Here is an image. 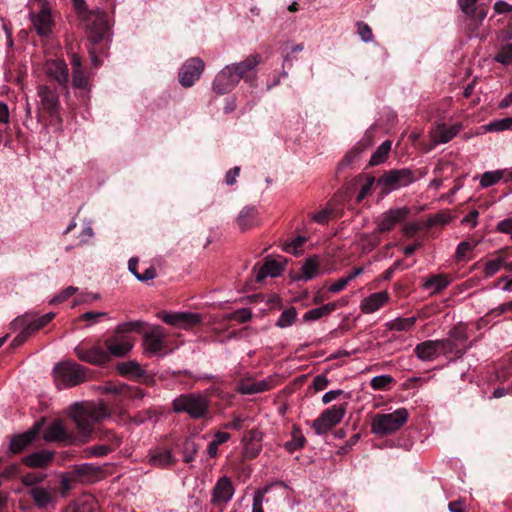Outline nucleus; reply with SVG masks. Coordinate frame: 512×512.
I'll return each instance as SVG.
<instances>
[{
    "label": "nucleus",
    "instance_id": "nucleus-49",
    "mask_svg": "<svg viewBox=\"0 0 512 512\" xmlns=\"http://www.w3.org/2000/svg\"><path fill=\"white\" fill-rule=\"evenodd\" d=\"M415 323L416 317L414 316L408 318H397L389 324V329L395 331H408L415 325Z\"/></svg>",
    "mask_w": 512,
    "mask_h": 512
},
{
    "label": "nucleus",
    "instance_id": "nucleus-52",
    "mask_svg": "<svg viewBox=\"0 0 512 512\" xmlns=\"http://www.w3.org/2000/svg\"><path fill=\"white\" fill-rule=\"evenodd\" d=\"M365 149L364 145L358 143L354 148H352L340 161L338 165V169H343L352 164V162L363 152Z\"/></svg>",
    "mask_w": 512,
    "mask_h": 512
},
{
    "label": "nucleus",
    "instance_id": "nucleus-10",
    "mask_svg": "<svg viewBox=\"0 0 512 512\" xmlns=\"http://www.w3.org/2000/svg\"><path fill=\"white\" fill-rule=\"evenodd\" d=\"M204 62L198 57L188 59L182 66L179 72V82L185 87L189 88L200 78L204 70Z\"/></svg>",
    "mask_w": 512,
    "mask_h": 512
},
{
    "label": "nucleus",
    "instance_id": "nucleus-29",
    "mask_svg": "<svg viewBox=\"0 0 512 512\" xmlns=\"http://www.w3.org/2000/svg\"><path fill=\"white\" fill-rule=\"evenodd\" d=\"M53 457V452L41 450L23 457L22 463L29 468H45L52 462Z\"/></svg>",
    "mask_w": 512,
    "mask_h": 512
},
{
    "label": "nucleus",
    "instance_id": "nucleus-51",
    "mask_svg": "<svg viewBox=\"0 0 512 512\" xmlns=\"http://www.w3.org/2000/svg\"><path fill=\"white\" fill-rule=\"evenodd\" d=\"M365 149L364 145L358 143L354 148H352L340 161L338 165V169H343L352 164V162L363 152Z\"/></svg>",
    "mask_w": 512,
    "mask_h": 512
},
{
    "label": "nucleus",
    "instance_id": "nucleus-50",
    "mask_svg": "<svg viewBox=\"0 0 512 512\" xmlns=\"http://www.w3.org/2000/svg\"><path fill=\"white\" fill-rule=\"evenodd\" d=\"M477 246V242L462 241L458 244L455 252L456 261H467V254Z\"/></svg>",
    "mask_w": 512,
    "mask_h": 512
},
{
    "label": "nucleus",
    "instance_id": "nucleus-32",
    "mask_svg": "<svg viewBox=\"0 0 512 512\" xmlns=\"http://www.w3.org/2000/svg\"><path fill=\"white\" fill-rule=\"evenodd\" d=\"M258 211L255 207H244L238 217L237 224L241 231H246L258 225Z\"/></svg>",
    "mask_w": 512,
    "mask_h": 512
},
{
    "label": "nucleus",
    "instance_id": "nucleus-64",
    "mask_svg": "<svg viewBox=\"0 0 512 512\" xmlns=\"http://www.w3.org/2000/svg\"><path fill=\"white\" fill-rule=\"evenodd\" d=\"M496 230L500 233L509 234L512 237V217H508L498 222Z\"/></svg>",
    "mask_w": 512,
    "mask_h": 512
},
{
    "label": "nucleus",
    "instance_id": "nucleus-34",
    "mask_svg": "<svg viewBox=\"0 0 512 512\" xmlns=\"http://www.w3.org/2000/svg\"><path fill=\"white\" fill-rule=\"evenodd\" d=\"M48 74L61 86H66L69 80L68 67L63 61H53L48 66Z\"/></svg>",
    "mask_w": 512,
    "mask_h": 512
},
{
    "label": "nucleus",
    "instance_id": "nucleus-46",
    "mask_svg": "<svg viewBox=\"0 0 512 512\" xmlns=\"http://www.w3.org/2000/svg\"><path fill=\"white\" fill-rule=\"evenodd\" d=\"M494 60L503 65L512 64V43L502 45L494 56Z\"/></svg>",
    "mask_w": 512,
    "mask_h": 512
},
{
    "label": "nucleus",
    "instance_id": "nucleus-15",
    "mask_svg": "<svg viewBox=\"0 0 512 512\" xmlns=\"http://www.w3.org/2000/svg\"><path fill=\"white\" fill-rule=\"evenodd\" d=\"M235 492L232 481L229 477H220L212 489L211 503L215 506H225L233 497Z\"/></svg>",
    "mask_w": 512,
    "mask_h": 512
},
{
    "label": "nucleus",
    "instance_id": "nucleus-40",
    "mask_svg": "<svg viewBox=\"0 0 512 512\" xmlns=\"http://www.w3.org/2000/svg\"><path fill=\"white\" fill-rule=\"evenodd\" d=\"M98 437H99V440L102 442V444L108 445V447L111 449L112 452L115 449H117L122 443V438L120 436H118L115 432H113L112 430H107V429L101 430L99 432Z\"/></svg>",
    "mask_w": 512,
    "mask_h": 512
},
{
    "label": "nucleus",
    "instance_id": "nucleus-61",
    "mask_svg": "<svg viewBox=\"0 0 512 512\" xmlns=\"http://www.w3.org/2000/svg\"><path fill=\"white\" fill-rule=\"evenodd\" d=\"M78 291L77 287L69 286L62 291H60L56 296L52 298L50 301L51 304H58L66 301L72 295H74Z\"/></svg>",
    "mask_w": 512,
    "mask_h": 512
},
{
    "label": "nucleus",
    "instance_id": "nucleus-18",
    "mask_svg": "<svg viewBox=\"0 0 512 512\" xmlns=\"http://www.w3.org/2000/svg\"><path fill=\"white\" fill-rule=\"evenodd\" d=\"M161 318L165 323L169 325L181 327L184 329L194 327L202 322L201 315L190 312H163Z\"/></svg>",
    "mask_w": 512,
    "mask_h": 512
},
{
    "label": "nucleus",
    "instance_id": "nucleus-60",
    "mask_svg": "<svg viewBox=\"0 0 512 512\" xmlns=\"http://www.w3.org/2000/svg\"><path fill=\"white\" fill-rule=\"evenodd\" d=\"M330 217H337V214L331 208V204L328 203L326 209L313 215V220L320 224H326Z\"/></svg>",
    "mask_w": 512,
    "mask_h": 512
},
{
    "label": "nucleus",
    "instance_id": "nucleus-5",
    "mask_svg": "<svg viewBox=\"0 0 512 512\" xmlns=\"http://www.w3.org/2000/svg\"><path fill=\"white\" fill-rule=\"evenodd\" d=\"M139 326L138 322H127L118 325L115 334L104 340L109 358L111 356L123 357L130 352L133 342L128 333L134 331Z\"/></svg>",
    "mask_w": 512,
    "mask_h": 512
},
{
    "label": "nucleus",
    "instance_id": "nucleus-59",
    "mask_svg": "<svg viewBox=\"0 0 512 512\" xmlns=\"http://www.w3.org/2000/svg\"><path fill=\"white\" fill-rule=\"evenodd\" d=\"M252 317V313L250 311V309H247V308H242V309H238L236 310L235 312L227 315V320H235V321H238L239 323H245L247 321H249Z\"/></svg>",
    "mask_w": 512,
    "mask_h": 512
},
{
    "label": "nucleus",
    "instance_id": "nucleus-3",
    "mask_svg": "<svg viewBox=\"0 0 512 512\" xmlns=\"http://www.w3.org/2000/svg\"><path fill=\"white\" fill-rule=\"evenodd\" d=\"M406 408H398L392 413H377L371 420V433L377 437H386L399 431L408 421Z\"/></svg>",
    "mask_w": 512,
    "mask_h": 512
},
{
    "label": "nucleus",
    "instance_id": "nucleus-43",
    "mask_svg": "<svg viewBox=\"0 0 512 512\" xmlns=\"http://www.w3.org/2000/svg\"><path fill=\"white\" fill-rule=\"evenodd\" d=\"M319 265L317 260L309 258L301 267V279L308 281L318 274Z\"/></svg>",
    "mask_w": 512,
    "mask_h": 512
},
{
    "label": "nucleus",
    "instance_id": "nucleus-26",
    "mask_svg": "<svg viewBox=\"0 0 512 512\" xmlns=\"http://www.w3.org/2000/svg\"><path fill=\"white\" fill-rule=\"evenodd\" d=\"M99 473V467H96L93 464L84 463L76 465L70 472V475L74 481L87 483L95 481Z\"/></svg>",
    "mask_w": 512,
    "mask_h": 512
},
{
    "label": "nucleus",
    "instance_id": "nucleus-1",
    "mask_svg": "<svg viewBox=\"0 0 512 512\" xmlns=\"http://www.w3.org/2000/svg\"><path fill=\"white\" fill-rule=\"evenodd\" d=\"M73 2L74 7L79 13L87 12L88 14L87 17H85V21L87 22L86 33L89 41L93 45L89 53L93 66L97 68L102 64L97 53L103 52V48H98L97 46L106 39L109 30L106 15L104 13H92L87 11V6L84 0H73Z\"/></svg>",
    "mask_w": 512,
    "mask_h": 512
},
{
    "label": "nucleus",
    "instance_id": "nucleus-22",
    "mask_svg": "<svg viewBox=\"0 0 512 512\" xmlns=\"http://www.w3.org/2000/svg\"><path fill=\"white\" fill-rule=\"evenodd\" d=\"M414 354L422 361H433L441 354V348L438 340H425L417 344L414 348Z\"/></svg>",
    "mask_w": 512,
    "mask_h": 512
},
{
    "label": "nucleus",
    "instance_id": "nucleus-35",
    "mask_svg": "<svg viewBox=\"0 0 512 512\" xmlns=\"http://www.w3.org/2000/svg\"><path fill=\"white\" fill-rule=\"evenodd\" d=\"M117 371L126 377L141 378L145 375V371L136 361L120 362L117 364Z\"/></svg>",
    "mask_w": 512,
    "mask_h": 512
},
{
    "label": "nucleus",
    "instance_id": "nucleus-57",
    "mask_svg": "<svg viewBox=\"0 0 512 512\" xmlns=\"http://www.w3.org/2000/svg\"><path fill=\"white\" fill-rule=\"evenodd\" d=\"M270 487L265 486L264 488L258 489L253 497L252 512H264L262 508L263 499L265 494L269 491Z\"/></svg>",
    "mask_w": 512,
    "mask_h": 512
},
{
    "label": "nucleus",
    "instance_id": "nucleus-45",
    "mask_svg": "<svg viewBox=\"0 0 512 512\" xmlns=\"http://www.w3.org/2000/svg\"><path fill=\"white\" fill-rule=\"evenodd\" d=\"M503 177L505 174L502 170L487 171L482 175L480 184L483 188H487L498 183Z\"/></svg>",
    "mask_w": 512,
    "mask_h": 512
},
{
    "label": "nucleus",
    "instance_id": "nucleus-7",
    "mask_svg": "<svg viewBox=\"0 0 512 512\" xmlns=\"http://www.w3.org/2000/svg\"><path fill=\"white\" fill-rule=\"evenodd\" d=\"M416 179L414 171L409 168L391 169L377 179V184L381 186L383 193H389L414 183Z\"/></svg>",
    "mask_w": 512,
    "mask_h": 512
},
{
    "label": "nucleus",
    "instance_id": "nucleus-9",
    "mask_svg": "<svg viewBox=\"0 0 512 512\" xmlns=\"http://www.w3.org/2000/svg\"><path fill=\"white\" fill-rule=\"evenodd\" d=\"M45 418H41L34 425L22 434L12 437L9 450L12 454H18L24 451L33 441L36 440L45 424Z\"/></svg>",
    "mask_w": 512,
    "mask_h": 512
},
{
    "label": "nucleus",
    "instance_id": "nucleus-13",
    "mask_svg": "<svg viewBox=\"0 0 512 512\" xmlns=\"http://www.w3.org/2000/svg\"><path fill=\"white\" fill-rule=\"evenodd\" d=\"M261 62L259 54H253L246 57L239 63L231 64L233 71L237 75V80L240 82L243 79L245 82L252 83L256 79V70L258 64Z\"/></svg>",
    "mask_w": 512,
    "mask_h": 512
},
{
    "label": "nucleus",
    "instance_id": "nucleus-48",
    "mask_svg": "<svg viewBox=\"0 0 512 512\" xmlns=\"http://www.w3.org/2000/svg\"><path fill=\"white\" fill-rule=\"evenodd\" d=\"M487 13L488 6L486 4H479L471 13L466 14V16L473 22L475 27H478L487 16Z\"/></svg>",
    "mask_w": 512,
    "mask_h": 512
},
{
    "label": "nucleus",
    "instance_id": "nucleus-16",
    "mask_svg": "<svg viewBox=\"0 0 512 512\" xmlns=\"http://www.w3.org/2000/svg\"><path fill=\"white\" fill-rule=\"evenodd\" d=\"M410 213L409 208L402 207L398 209H390L383 213L377 221L378 233H386L391 231L396 224L403 221Z\"/></svg>",
    "mask_w": 512,
    "mask_h": 512
},
{
    "label": "nucleus",
    "instance_id": "nucleus-47",
    "mask_svg": "<svg viewBox=\"0 0 512 512\" xmlns=\"http://www.w3.org/2000/svg\"><path fill=\"white\" fill-rule=\"evenodd\" d=\"M395 383V380L390 375H379L375 376L370 381L372 389L377 391L387 390L391 384Z\"/></svg>",
    "mask_w": 512,
    "mask_h": 512
},
{
    "label": "nucleus",
    "instance_id": "nucleus-36",
    "mask_svg": "<svg viewBox=\"0 0 512 512\" xmlns=\"http://www.w3.org/2000/svg\"><path fill=\"white\" fill-rule=\"evenodd\" d=\"M448 336L456 341L461 346L468 345L467 341L469 339L468 334V324L464 322H459L454 325L448 332Z\"/></svg>",
    "mask_w": 512,
    "mask_h": 512
},
{
    "label": "nucleus",
    "instance_id": "nucleus-54",
    "mask_svg": "<svg viewBox=\"0 0 512 512\" xmlns=\"http://www.w3.org/2000/svg\"><path fill=\"white\" fill-rule=\"evenodd\" d=\"M486 129L488 131H495V132L512 130V118L508 117V118H503V119L492 121L486 126Z\"/></svg>",
    "mask_w": 512,
    "mask_h": 512
},
{
    "label": "nucleus",
    "instance_id": "nucleus-28",
    "mask_svg": "<svg viewBox=\"0 0 512 512\" xmlns=\"http://www.w3.org/2000/svg\"><path fill=\"white\" fill-rule=\"evenodd\" d=\"M73 422L77 431L75 435L76 443H85L93 432V425L89 417L75 414Z\"/></svg>",
    "mask_w": 512,
    "mask_h": 512
},
{
    "label": "nucleus",
    "instance_id": "nucleus-14",
    "mask_svg": "<svg viewBox=\"0 0 512 512\" xmlns=\"http://www.w3.org/2000/svg\"><path fill=\"white\" fill-rule=\"evenodd\" d=\"M76 356L92 365H104L109 362V354L99 345L85 347L83 344L75 348Z\"/></svg>",
    "mask_w": 512,
    "mask_h": 512
},
{
    "label": "nucleus",
    "instance_id": "nucleus-17",
    "mask_svg": "<svg viewBox=\"0 0 512 512\" xmlns=\"http://www.w3.org/2000/svg\"><path fill=\"white\" fill-rule=\"evenodd\" d=\"M38 95L44 110L48 112L50 117L56 118L61 123L62 119L59 115L60 102L57 92L51 87L43 85L39 87Z\"/></svg>",
    "mask_w": 512,
    "mask_h": 512
},
{
    "label": "nucleus",
    "instance_id": "nucleus-4",
    "mask_svg": "<svg viewBox=\"0 0 512 512\" xmlns=\"http://www.w3.org/2000/svg\"><path fill=\"white\" fill-rule=\"evenodd\" d=\"M54 317L55 313L53 312L46 313L37 318L31 314L17 317L12 322V326L14 329H20V332L12 340L11 347L16 348L21 346L31 335L50 323Z\"/></svg>",
    "mask_w": 512,
    "mask_h": 512
},
{
    "label": "nucleus",
    "instance_id": "nucleus-19",
    "mask_svg": "<svg viewBox=\"0 0 512 512\" xmlns=\"http://www.w3.org/2000/svg\"><path fill=\"white\" fill-rule=\"evenodd\" d=\"M166 335L160 326L154 327L146 332L143 337L145 352L148 354H159L165 349Z\"/></svg>",
    "mask_w": 512,
    "mask_h": 512
},
{
    "label": "nucleus",
    "instance_id": "nucleus-31",
    "mask_svg": "<svg viewBox=\"0 0 512 512\" xmlns=\"http://www.w3.org/2000/svg\"><path fill=\"white\" fill-rule=\"evenodd\" d=\"M284 270V264L274 260L266 258L264 264L259 268L256 273V282L261 283L268 276L277 277Z\"/></svg>",
    "mask_w": 512,
    "mask_h": 512
},
{
    "label": "nucleus",
    "instance_id": "nucleus-6",
    "mask_svg": "<svg viewBox=\"0 0 512 512\" xmlns=\"http://www.w3.org/2000/svg\"><path fill=\"white\" fill-rule=\"evenodd\" d=\"M53 371L58 388L77 386L87 379L86 368L73 361L60 362Z\"/></svg>",
    "mask_w": 512,
    "mask_h": 512
},
{
    "label": "nucleus",
    "instance_id": "nucleus-20",
    "mask_svg": "<svg viewBox=\"0 0 512 512\" xmlns=\"http://www.w3.org/2000/svg\"><path fill=\"white\" fill-rule=\"evenodd\" d=\"M438 341L441 348V354L450 360L461 359L473 345V342H469L468 345L461 346L449 336L443 339H438Z\"/></svg>",
    "mask_w": 512,
    "mask_h": 512
},
{
    "label": "nucleus",
    "instance_id": "nucleus-62",
    "mask_svg": "<svg viewBox=\"0 0 512 512\" xmlns=\"http://www.w3.org/2000/svg\"><path fill=\"white\" fill-rule=\"evenodd\" d=\"M357 33L364 42H370L373 40V33L371 27L365 22L359 21L356 24Z\"/></svg>",
    "mask_w": 512,
    "mask_h": 512
},
{
    "label": "nucleus",
    "instance_id": "nucleus-55",
    "mask_svg": "<svg viewBox=\"0 0 512 512\" xmlns=\"http://www.w3.org/2000/svg\"><path fill=\"white\" fill-rule=\"evenodd\" d=\"M46 475L42 472H30L21 477V482L25 486H33L41 483L45 479Z\"/></svg>",
    "mask_w": 512,
    "mask_h": 512
},
{
    "label": "nucleus",
    "instance_id": "nucleus-2",
    "mask_svg": "<svg viewBox=\"0 0 512 512\" xmlns=\"http://www.w3.org/2000/svg\"><path fill=\"white\" fill-rule=\"evenodd\" d=\"M175 413H186L193 420L206 418L210 412V400L202 393L180 394L172 401Z\"/></svg>",
    "mask_w": 512,
    "mask_h": 512
},
{
    "label": "nucleus",
    "instance_id": "nucleus-56",
    "mask_svg": "<svg viewBox=\"0 0 512 512\" xmlns=\"http://www.w3.org/2000/svg\"><path fill=\"white\" fill-rule=\"evenodd\" d=\"M72 78L73 87L81 90H87L88 88V77L85 74L84 70L74 71Z\"/></svg>",
    "mask_w": 512,
    "mask_h": 512
},
{
    "label": "nucleus",
    "instance_id": "nucleus-41",
    "mask_svg": "<svg viewBox=\"0 0 512 512\" xmlns=\"http://www.w3.org/2000/svg\"><path fill=\"white\" fill-rule=\"evenodd\" d=\"M200 449V445L196 443L191 437L187 438L183 442L182 454L183 461L185 463H191L195 460V457Z\"/></svg>",
    "mask_w": 512,
    "mask_h": 512
},
{
    "label": "nucleus",
    "instance_id": "nucleus-23",
    "mask_svg": "<svg viewBox=\"0 0 512 512\" xmlns=\"http://www.w3.org/2000/svg\"><path fill=\"white\" fill-rule=\"evenodd\" d=\"M64 512H99L97 500L90 494H84L71 501Z\"/></svg>",
    "mask_w": 512,
    "mask_h": 512
},
{
    "label": "nucleus",
    "instance_id": "nucleus-21",
    "mask_svg": "<svg viewBox=\"0 0 512 512\" xmlns=\"http://www.w3.org/2000/svg\"><path fill=\"white\" fill-rule=\"evenodd\" d=\"M512 257V248L500 249L495 252V258L486 261L484 264L485 277L489 278L495 275L501 268L507 270L509 262L507 259Z\"/></svg>",
    "mask_w": 512,
    "mask_h": 512
},
{
    "label": "nucleus",
    "instance_id": "nucleus-63",
    "mask_svg": "<svg viewBox=\"0 0 512 512\" xmlns=\"http://www.w3.org/2000/svg\"><path fill=\"white\" fill-rule=\"evenodd\" d=\"M306 242V238L303 236H298L295 239H293L290 243H287L284 247V250L288 253H292L294 255H298L300 252V249Z\"/></svg>",
    "mask_w": 512,
    "mask_h": 512
},
{
    "label": "nucleus",
    "instance_id": "nucleus-53",
    "mask_svg": "<svg viewBox=\"0 0 512 512\" xmlns=\"http://www.w3.org/2000/svg\"><path fill=\"white\" fill-rule=\"evenodd\" d=\"M270 389V386L265 381H258L251 384H243L241 386V392L243 394H256L267 391Z\"/></svg>",
    "mask_w": 512,
    "mask_h": 512
},
{
    "label": "nucleus",
    "instance_id": "nucleus-27",
    "mask_svg": "<svg viewBox=\"0 0 512 512\" xmlns=\"http://www.w3.org/2000/svg\"><path fill=\"white\" fill-rule=\"evenodd\" d=\"M149 463L157 468L166 469L176 463L175 457L170 450L164 448H156L148 454Z\"/></svg>",
    "mask_w": 512,
    "mask_h": 512
},
{
    "label": "nucleus",
    "instance_id": "nucleus-33",
    "mask_svg": "<svg viewBox=\"0 0 512 512\" xmlns=\"http://www.w3.org/2000/svg\"><path fill=\"white\" fill-rule=\"evenodd\" d=\"M451 277L447 274H435L430 276L423 284L426 290H431V294H438L446 289L451 283Z\"/></svg>",
    "mask_w": 512,
    "mask_h": 512
},
{
    "label": "nucleus",
    "instance_id": "nucleus-24",
    "mask_svg": "<svg viewBox=\"0 0 512 512\" xmlns=\"http://www.w3.org/2000/svg\"><path fill=\"white\" fill-rule=\"evenodd\" d=\"M262 433L258 429H251L243 436L245 454L249 459L258 456L262 449Z\"/></svg>",
    "mask_w": 512,
    "mask_h": 512
},
{
    "label": "nucleus",
    "instance_id": "nucleus-11",
    "mask_svg": "<svg viewBox=\"0 0 512 512\" xmlns=\"http://www.w3.org/2000/svg\"><path fill=\"white\" fill-rule=\"evenodd\" d=\"M43 438L46 442H57L65 445L76 444L75 435L70 432L61 419H55L47 427Z\"/></svg>",
    "mask_w": 512,
    "mask_h": 512
},
{
    "label": "nucleus",
    "instance_id": "nucleus-42",
    "mask_svg": "<svg viewBox=\"0 0 512 512\" xmlns=\"http://www.w3.org/2000/svg\"><path fill=\"white\" fill-rule=\"evenodd\" d=\"M457 133L458 128L456 126L447 127L445 125H441L437 128L435 141L437 143H447L452 140Z\"/></svg>",
    "mask_w": 512,
    "mask_h": 512
},
{
    "label": "nucleus",
    "instance_id": "nucleus-12",
    "mask_svg": "<svg viewBox=\"0 0 512 512\" xmlns=\"http://www.w3.org/2000/svg\"><path fill=\"white\" fill-rule=\"evenodd\" d=\"M238 83L237 75L230 64L216 74L212 88L216 94L224 95L231 92Z\"/></svg>",
    "mask_w": 512,
    "mask_h": 512
},
{
    "label": "nucleus",
    "instance_id": "nucleus-58",
    "mask_svg": "<svg viewBox=\"0 0 512 512\" xmlns=\"http://www.w3.org/2000/svg\"><path fill=\"white\" fill-rule=\"evenodd\" d=\"M111 452V449L108 447V445L105 444L94 445L86 448L85 450V453L88 457H104Z\"/></svg>",
    "mask_w": 512,
    "mask_h": 512
},
{
    "label": "nucleus",
    "instance_id": "nucleus-38",
    "mask_svg": "<svg viewBox=\"0 0 512 512\" xmlns=\"http://www.w3.org/2000/svg\"><path fill=\"white\" fill-rule=\"evenodd\" d=\"M392 142L390 140L384 141L377 150L372 154L369 165L376 166L386 161L390 153Z\"/></svg>",
    "mask_w": 512,
    "mask_h": 512
},
{
    "label": "nucleus",
    "instance_id": "nucleus-30",
    "mask_svg": "<svg viewBox=\"0 0 512 512\" xmlns=\"http://www.w3.org/2000/svg\"><path fill=\"white\" fill-rule=\"evenodd\" d=\"M389 299L388 293L385 291L376 292L366 297L361 302V311L369 314L380 309Z\"/></svg>",
    "mask_w": 512,
    "mask_h": 512
},
{
    "label": "nucleus",
    "instance_id": "nucleus-37",
    "mask_svg": "<svg viewBox=\"0 0 512 512\" xmlns=\"http://www.w3.org/2000/svg\"><path fill=\"white\" fill-rule=\"evenodd\" d=\"M29 494L39 508L47 507L53 500V495L43 487H32Z\"/></svg>",
    "mask_w": 512,
    "mask_h": 512
},
{
    "label": "nucleus",
    "instance_id": "nucleus-25",
    "mask_svg": "<svg viewBox=\"0 0 512 512\" xmlns=\"http://www.w3.org/2000/svg\"><path fill=\"white\" fill-rule=\"evenodd\" d=\"M32 25L41 37H46L52 32L53 20L48 9H42L38 14H32Z\"/></svg>",
    "mask_w": 512,
    "mask_h": 512
},
{
    "label": "nucleus",
    "instance_id": "nucleus-8",
    "mask_svg": "<svg viewBox=\"0 0 512 512\" xmlns=\"http://www.w3.org/2000/svg\"><path fill=\"white\" fill-rule=\"evenodd\" d=\"M347 403L333 405L325 409L313 423L312 428L317 435L327 434L334 426L339 424L346 414Z\"/></svg>",
    "mask_w": 512,
    "mask_h": 512
},
{
    "label": "nucleus",
    "instance_id": "nucleus-44",
    "mask_svg": "<svg viewBox=\"0 0 512 512\" xmlns=\"http://www.w3.org/2000/svg\"><path fill=\"white\" fill-rule=\"evenodd\" d=\"M297 316L296 308L291 306L288 309L284 310L281 315L279 316L276 326L280 328H286L291 326Z\"/></svg>",
    "mask_w": 512,
    "mask_h": 512
},
{
    "label": "nucleus",
    "instance_id": "nucleus-39",
    "mask_svg": "<svg viewBox=\"0 0 512 512\" xmlns=\"http://www.w3.org/2000/svg\"><path fill=\"white\" fill-rule=\"evenodd\" d=\"M305 443L306 439L303 436L301 429L294 425L292 430V439L286 442L284 447L288 452L293 453L294 451L303 448Z\"/></svg>",
    "mask_w": 512,
    "mask_h": 512
}]
</instances>
